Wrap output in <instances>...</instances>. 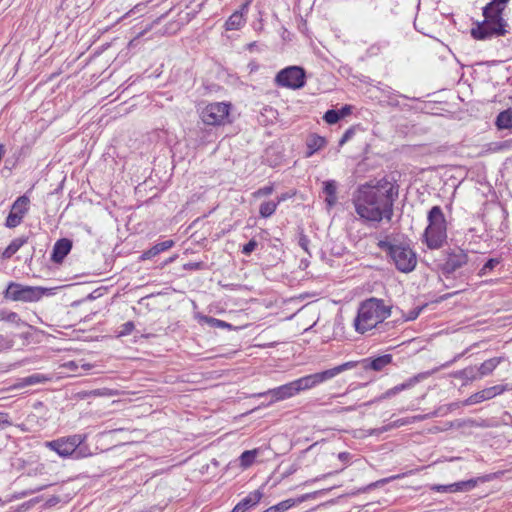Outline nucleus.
I'll return each instance as SVG.
<instances>
[{"label":"nucleus","instance_id":"nucleus-1","mask_svg":"<svg viewBox=\"0 0 512 512\" xmlns=\"http://www.w3.org/2000/svg\"><path fill=\"white\" fill-rule=\"evenodd\" d=\"M398 195L391 184H364L354 191L352 203L356 214L365 222H390L393 217L394 201Z\"/></svg>","mask_w":512,"mask_h":512},{"label":"nucleus","instance_id":"nucleus-2","mask_svg":"<svg viewBox=\"0 0 512 512\" xmlns=\"http://www.w3.org/2000/svg\"><path fill=\"white\" fill-rule=\"evenodd\" d=\"M510 0H492L482 9L484 20L477 22L471 29V36L476 40H487L493 37L505 36L508 23L503 12Z\"/></svg>","mask_w":512,"mask_h":512},{"label":"nucleus","instance_id":"nucleus-3","mask_svg":"<svg viewBox=\"0 0 512 512\" xmlns=\"http://www.w3.org/2000/svg\"><path fill=\"white\" fill-rule=\"evenodd\" d=\"M391 309L392 307L386 305L384 300L376 297L362 301L353 322L355 330L364 334L373 328H377L379 324L390 317Z\"/></svg>","mask_w":512,"mask_h":512},{"label":"nucleus","instance_id":"nucleus-4","mask_svg":"<svg viewBox=\"0 0 512 512\" xmlns=\"http://www.w3.org/2000/svg\"><path fill=\"white\" fill-rule=\"evenodd\" d=\"M377 246L386 253L389 262L393 263L398 271L410 273L415 269L417 255L409 244L392 242L386 238L379 240Z\"/></svg>","mask_w":512,"mask_h":512},{"label":"nucleus","instance_id":"nucleus-5","mask_svg":"<svg viewBox=\"0 0 512 512\" xmlns=\"http://www.w3.org/2000/svg\"><path fill=\"white\" fill-rule=\"evenodd\" d=\"M427 220L424 242L429 249H439L447 240V223L441 207L433 206L428 212Z\"/></svg>","mask_w":512,"mask_h":512},{"label":"nucleus","instance_id":"nucleus-6","mask_svg":"<svg viewBox=\"0 0 512 512\" xmlns=\"http://www.w3.org/2000/svg\"><path fill=\"white\" fill-rule=\"evenodd\" d=\"M86 439V434H73L60 437L52 441H47L45 446L56 452L62 458H67L69 456L83 458L90 455L88 448L83 446Z\"/></svg>","mask_w":512,"mask_h":512},{"label":"nucleus","instance_id":"nucleus-7","mask_svg":"<svg viewBox=\"0 0 512 512\" xmlns=\"http://www.w3.org/2000/svg\"><path fill=\"white\" fill-rule=\"evenodd\" d=\"M356 366V362L349 361L346 363H343L341 365H338L334 368L317 372L314 374L306 375L304 377H301L299 379L294 380L297 392H301L307 389H311L327 380L332 379L333 377L337 376L338 374L351 369Z\"/></svg>","mask_w":512,"mask_h":512},{"label":"nucleus","instance_id":"nucleus-8","mask_svg":"<svg viewBox=\"0 0 512 512\" xmlns=\"http://www.w3.org/2000/svg\"><path fill=\"white\" fill-rule=\"evenodd\" d=\"M46 289L42 287L26 286L16 282H10L4 291L5 299L21 302H36L45 294Z\"/></svg>","mask_w":512,"mask_h":512},{"label":"nucleus","instance_id":"nucleus-9","mask_svg":"<svg viewBox=\"0 0 512 512\" xmlns=\"http://www.w3.org/2000/svg\"><path fill=\"white\" fill-rule=\"evenodd\" d=\"M275 82L280 87L300 89L306 84L305 70L300 66L286 67L277 73Z\"/></svg>","mask_w":512,"mask_h":512},{"label":"nucleus","instance_id":"nucleus-10","mask_svg":"<svg viewBox=\"0 0 512 512\" xmlns=\"http://www.w3.org/2000/svg\"><path fill=\"white\" fill-rule=\"evenodd\" d=\"M230 113V104L214 102L204 107L200 113L201 120L206 125L218 126L226 123Z\"/></svg>","mask_w":512,"mask_h":512},{"label":"nucleus","instance_id":"nucleus-11","mask_svg":"<svg viewBox=\"0 0 512 512\" xmlns=\"http://www.w3.org/2000/svg\"><path fill=\"white\" fill-rule=\"evenodd\" d=\"M468 262V255L462 249L452 250L448 253L445 263L442 265V273L446 276L454 273Z\"/></svg>","mask_w":512,"mask_h":512},{"label":"nucleus","instance_id":"nucleus-12","mask_svg":"<svg viewBox=\"0 0 512 512\" xmlns=\"http://www.w3.org/2000/svg\"><path fill=\"white\" fill-rule=\"evenodd\" d=\"M297 393L298 392H297L295 382L292 381L287 384L281 385L277 388L270 389L267 392L259 393L258 396L263 397V396L269 395V396H271L270 402L273 403L276 401H281V400L290 398Z\"/></svg>","mask_w":512,"mask_h":512},{"label":"nucleus","instance_id":"nucleus-13","mask_svg":"<svg viewBox=\"0 0 512 512\" xmlns=\"http://www.w3.org/2000/svg\"><path fill=\"white\" fill-rule=\"evenodd\" d=\"M504 392V388L501 385H495L492 387L485 388L479 392H476L469 396L464 402L463 405H474L481 403L483 401L494 398L495 396Z\"/></svg>","mask_w":512,"mask_h":512},{"label":"nucleus","instance_id":"nucleus-14","mask_svg":"<svg viewBox=\"0 0 512 512\" xmlns=\"http://www.w3.org/2000/svg\"><path fill=\"white\" fill-rule=\"evenodd\" d=\"M72 249V241L68 238L57 240L53 246L51 260L54 263H61Z\"/></svg>","mask_w":512,"mask_h":512},{"label":"nucleus","instance_id":"nucleus-15","mask_svg":"<svg viewBox=\"0 0 512 512\" xmlns=\"http://www.w3.org/2000/svg\"><path fill=\"white\" fill-rule=\"evenodd\" d=\"M392 355L384 354L375 358H365L361 361L364 370L382 371L387 365L392 363Z\"/></svg>","mask_w":512,"mask_h":512},{"label":"nucleus","instance_id":"nucleus-16","mask_svg":"<svg viewBox=\"0 0 512 512\" xmlns=\"http://www.w3.org/2000/svg\"><path fill=\"white\" fill-rule=\"evenodd\" d=\"M440 368H434L432 371H429V372H424V373H419L411 378H409L408 380H406L405 382L401 383V384H398L391 389L392 393L395 395H397L398 393L404 391V390H407V389H410L412 387H414L418 382H420L422 379H425L427 378L428 376L434 374L435 372L439 371Z\"/></svg>","mask_w":512,"mask_h":512},{"label":"nucleus","instance_id":"nucleus-17","mask_svg":"<svg viewBox=\"0 0 512 512\" xmlns=\"http://www.w3.org/2000/svg\"><path fill=\"white\" fill-rule=\"evenodd\" d=\"M175 245V242L171 239L156 243L150 249L144 251L140 259L141 260H150L158 256L160 253L165 252L171 249Z\"/></svg>","mask_w":512,"mask_h":512},{"label":"nucleus","instance_id":"nucleus-18","mask_svg":"<svg viewBox=\"0 0 512 512\" xmlns=\"http://www.w3.org/2000/svg\"><path fill=\"white\" fill-rule=\"evenodd\" d=\"M314 496L313 493H307L303 494L297 498H290L286 499L284 501L279 502L276 505L271 506L274 512H285L289 510L290 508L294 507L295 505H298Z\"/></svg>","mask_w":512,"mask_h":512},{"label":"nucleus","instance_id":"nucleus-19","mask_svg":"<svg viewBox=\"0 0 512 512\" xmlns=\"http://www.w3.org/2000/svg\"><path fill=\"white\" fill-rule=\"evenodd\" d=\"M51 379V376H47L40 373H34L32 375L20 378L18 382L14 385V388H23L26 386L42 384L50 381Z\"/></svg>","mask_w":512,"mask_h":512},{"label":"nucleus","instance_id":"nucleus-20","mask_svg":"<svg viewBox=\"0 0 512 512\" xmlns=\"http://www.w3.org/2000/svg\"><path fill=\"white\" fill-rule=\"evenodd\" d=\"M487 480H488V477L483 476V477L469 479L466 481H459V482L450 484V488H452V493L467 492V491H471L472 489H474L477 486L478 482H486Z\"/></svg>","mask_w":512,"mask_h":512},{"label":"nucleus","instance_id":"nucleus-21","mask_svg":"<svg viewBox=\"0 0 512 512\" xmlns=\"http://www.w3.org/2000/svg\"><path fill=\"white\" fill-rule=\"evenodd\" d=\"M323 193L328 207H333L337 202V183L335 180L323 182Z\"/></svg>","mask_w":512,"mask_h":512},{"label":"nucleus","instance_id":"nucleus-22","mask_svg":"<svg viewBox=\"0 0 512 512\" xmlns=\"http://www.w3.org/2000/svg\"><path fill=\"white\" fill-rule=\"evenodd\" d=\"M326 139L317 134H311L306 140L307 152L306 157H311L318 150L326 145Z\"/></svg>","mask_w":512,"mask_h":512},{"label":"nucleus","instance_id":"nucleus-23","mask_svg":"<svg viewBox=\"0 0 512 512\" xmlns=\"http://www.w3.org/2000/svg\"><path fill=\"white\" fill-rule=\"evenodd\" d=\"M502 357H494L484 361L478 368H476L478 378H482L491 374L494 369L502 362Z\"/></svg>","mask_w":512,"mask_h":512},{"label":"nucleus","instance_id":"nucleus-24","mask_svg":"<svg viewBox=\"0 0 512 512\" xmlns=\"http://www.w3.org/2000/svg\"><path fill=\"white\" fill-rule=\"evenodd\" d=\"M495 126L498 130L512 128V108L501 111L495 120Z\"/></svg>","mask_w":512,"mask_h":512},{"label":"nucleus","instance_id":"nucleus-25","mask_svg":"<svg viewBox=\"0 0 512 512\" xmlns=\"http://www.w3.org/2000/svg\"><path fill=\"white\" fill-rule=\"evenodd\" d=\"M28 241V237L22 236L15 238L11 241V243L7 246V248L2 253L3 259L11 258L24 244Z\"/></svg>","mask_w":512,"mask_h":512},{"label":"nucleus","instance_id":"nucleus-26","mask_svg":"<svg viewBox=\"0 0 512 512\" xmlns=\"http://www.w3.org/2000/svg\"><path fill=\"white\" fill-rule=\"evenodd\" d=\"M262 496L263 493L260 490H255L250 492L238 504L247 512L250 508L256 506L260 502Z\"/></svg>","mask_w":512,"mask_h":512},{"label":"nucleus","instance_id":"nucleus-27","mask_svg":"<svg viewBox=\"0 0 512 512\" xmlns=\"http://www.w3.org/2000/svg\"><path fill=\"white\" fill-rule=\"evenodd\" d=\"M245 24V18L242 11H235L225 22V29L227 31L238 30Z\"/></svg>","mask_w":512,"mask_h":512},{"label":"nucleus","instance_id":"nucleus-28","mask_svg":"<svg viewBox=\"0 0 512 512\" xmlns=\"http://www.w3.org/2000/svg\"><path fill=\"white\" fill-rule=\"evenodd\" d=\"M30 200L26 195L18 197L12 205L11 211L17 213L19 216L24 217L28 211Z\"/></svg>","mask_w":512,"mask_h":512},{"label":"nucleus","instance_id":"nucleus-29","mask_svg":"<svg viewBox=\"0 0 512 512\" xmlns=\"http://www.w3.org/2000/svg\"><path fill=\"white\" fill-rule=\"evenodd\" d=\"M451 376L465 381H473L478 379L476 367H467L462 370L455 371L451 374Z\"/></svg>","mask_w":512,"mask_h":512},{"label":"nucleus","instance_id":"nucleus-30","mask_svg":"<svg viewBox=\"0 0 512 512\" xmlns=\"http://www.w3.org/2000/svg\"><path fill=\"white\" fill-rule=\"evenodd\" d=\"M257 454H258L257 449L244 451L240 456L241 466L244 468L250 467L253 464V462L255 461Z\"/></svg>","mask_w":512,"mask_h":512},{"label":"nucleus","instance_id":"nucleus-31","mask_svg":"<svg viewBox=\"0 0 512 512\" xmlns=\"http://www.w3.org/2000/svg\"><path fill=\"white\" fill-rule=\"evenodd\" d=\"M278 206V203L274 201H267L260 205L259 214L263 218H268L274 214Z\"/></svg>","mask_w":512,"mask_h":512},{"label":"nucleus","instance_id":"nucleus-32","mask_svg":"<svg viewBox=\"0 0 512 512\" xmlns=\"http://www.w3.org/2000/svg\"><path fill=\"white\" fill-rule=\"evenodd\" d=\"M389 45L390 43L388 40H382L374 43L367 49V54L369 56H377L382 51V49L387 48Z\"/></svg>","mask_w":512,"mask_h":512},{"label":"nucleus","instance_id":"nucleus-33","mask_svg":"<svg viewBox=\"0 0 512 512\" xmlns=\"http://www.w3.org/2000/svg\"><path fill=\"white\" fill-rule=\"evenodd\" d=\"M500 263V260L498 258H490L488 259L485 264L483 265V267L480 269L479 271V276H485L486 274H488L490 271H492L497 265H499Z\"/></svg>","mask_w":512,"mask_h":512},{"label":"nucleus","instance_id":"nucleus-34","mask_svg":"<svg viewBox=\"0 0 512 512\" xmlns=\"http://www.w3.org/2000/svg\"><path fill=\"white\" fill-rule=\"evenodd\" d=\"M203 320L211 327L213 328H231V324L223 321V320H220V319H216L214 317H210V316H205L203 317Z\"/></svg>","mask_w":512,"mask_h":512},{"label":"nucleus","instance_id":"nucleus-35","mask_svg":"<svg viewBox=\"0 0 512 512\" xmlns=\"http://www.w3.org/2000/svg\"><path fill=\"white\" fill-rule=\"evenodd\" d=\"M23 217L19 216L17 213L10 211L6 218V227L15 228L22 222Z\"/></svg>","mask_w":512,"mask_h":512},{"label":"nucleus","instance_id":"nucleus-36","mask_svg":"<svg viewBox=\"0 0 512 512\" xmlns=\"http://www.w3.org/2000/svg\"><path fill=\"white\" fill-rule=\"evenodd\" d=\"M0 319L4 320V321H7V322H10V323L17 324V325L22 323L19 315L16 312L1 311L0 312Z\"/></svg>","mask_w":512,"mask_h":512},{"label":"nucleus","instance_id":"nucleus-37","mask_svg":"<svg viewBox=\"0 0 512 512\" xmlns=\"http://www.w3.org/2000/svg\"><path fill=\"white\" fill-rule=\"evenodd\" d=\"M323 119L328 124H336L341 118L339 116L338 110L330 109L325 112Z\"/></svg>","mask_w":512,"mask_h":512},{"label":"nucleus","instance_id":"nucleus-38","mask_svg":"<svg viewBox=\"0 0 512 512\" xmlns=\"http://www.w3.org/2000/svg\"><path fill=\"white\" fill-rule=\"evenodd\" d=\"M184 270L188 271H196V270H204L207 268L206 264L202 261L200 262H189L183 265Z\"/></svg>","mask_w":512,"mask_h":512},{"label":"nucleus","instance_id":"nucleus-39","mask_svg":"<svg viewBox=\"0 0 512 512\" xmlns=\"http://www.w3.org/2000/svg\"><path fill=\"white\" fill-rule=\"evenodd\" d=\"M409 424H410L409 417L402 418V419H398L388 425L383 426L382 430H391L393 428H398L400 426L409 425Z\"/></svg>","mask_w":512,"mask_h":512},{"label":"nucleus","instance_id":"nucleus-40","mask_svg":"<svg viewBox=\"0 0 512 512\" xmlns=\"http://www.w3.org/2000/svg\"><path fill=\"white\" fill-rule=\"evenodd\" d=\"M14 345V341L12 338L0 334V351L11 349Z\"/></svg>","mask_w":512,"mask_h":512},{"label":"nucleus","instance_id":"nucleus-41","mask_svg":"<svg viewBox=\"0 0 512 512\" xmlns=\"http://www.w3.org/2000/svg\"><path fill=\"white\" fill-rule=\"evenodd\" d=\"M394 394L392 393L391 389H388L387 391H385L384 393H382L380 396L374 398L373 400H370L366 403H364L365 406H370L374 403H377V402H380L382 400H385V399H388V398H391L393 397Z\"/></svg>","mask_w":512,"mask_h":512},{"label":"nucleus","instance_id":"nucleus-42","mask_svg":"<svg viewBox=\"0 0 512 512\" xmlns=\"http://www.w3.org/2000/svg\"><path fill=\"white\" fill-rule=\"evenodd\" d=\"M146 3L141 2L136 4L133 8H131L127 13H125L121 19L127 18L128 16L134 15L136 13H141L145 10Z\"/></svg>","mask_w":512,"mask_h":512},{"label":"nucleus","instance_id":"nucleus-43","mask_svg":"<svg viewBox=\"0 0 512 512\" xmlns=\"http://www.w3.org/2000/svg\"><path fill=\"white\" fill-rule=\"evenodd\" d=\"M258 246V243L255 239H251L248 243H246L242 248V253L246 256L250 255Z\"/></svg>","mask_w":512,"mask_h":512},{"label":"nucleus","instance_id":"nucleus-44","mask_svg":"<svg viewBox=\"0 0 512 512\" xmlns=\"http://www.w3.org/2000/svg\"><path fill=\"white\" fill-rule=\"evenodd\" d=\"M134 328H135L134 323L132 321H128L121 326V330L119 331L118 336H120V337L127 336L133 331Z\"/></svg>","mask_w":512,"mask_h":512},{"label":"nucleus","instance_id":"nucleus-45","mask_svg":"<svg viewBox=\"0 0 512 512\" xmlns=\"http://www.w3.org/2000/svg\"><path fill=\"white\" fill-rule=\"evenodd\" d=\"M12 422L8 413L0 412V430H4L11 426Z\"/></svg>","mask_w":512,"mask_h":512},{"label":"nucleus","instance_id":"nucleus-46","mask_svg":"<svg viewBox=\"0 0 512 512\" xmlns=\"http://www.w3.org/2000/svg\"><path fill=\"white\" fill-rule=\"evenodd\" d=\"M435 416H437V411H433L431 413L424 414V415H415V416L409 417V420H410V424H413L415 422L423 421L425 419L432 418Z\"/></svg>","mask_w":512,"mask_h":512},{"label":"nucleus","instance_id":"nucleus-47","mask_svg":"<svg viewBox=\"0 0 512 512\" xmlns=\"http://www.w3.org/2000/svg\"><path fill=\"white\" fill-rule=\"evenodd\" d=\"M274 191L273 185L264 186L262 188H259L255 193V197H262V196H268L272 194Z\"/></svg>","mask_w":512,"mask_h":512},{"label":"nucleus","instance_id":"nucleus-48","mask_svg":"<svg viewBox=\"0 0 512 512\" xmlns=\"http://www.w3.org/2000/svg\"><path fill=\"white\" fill-rule=\"evenodd\" d=\"M309 243H310V240H309L308 236H306L303 233H300L299 239H298V244L307 253H309V250H308Z\"/></svg>","mask_w":512,"mask_h":512},{"label":"nucleus","instance_id":"nucleus-49","mask_svg":"<svg viewBox=\"0 0 512 512\" xmlns=\"http://www.w3.org/2000/svg\"><path fill=\"white\" fill-rule=\"evenodd\" d=\"M433 491L441 492V493H452V488H450V484L448 485H433L431 487Z\"/></svg>","mask_w":512,"mask_h":512},{"label":"nucleus","instance_id":"nucleus-50","mask_svg":"<svg viewBox=\"0 0 512 512\" xmlns=\"http://www.w3.org/2000/svg\"><path fill=\"white\" fill-rule=\"evenodd\" d=\"M354 135L353 129H348L346 132L342 135L339 144L343 145L345 142H347L352 136Z\"/></svg>","mask_w":512,"mask_h":512},{"label":"nucleus","instance_id":"nucleus-51","mask_svg":"<svg viewBox=\"0 0 512 512\" xmlns=\"http://www.w3.org/2000/svg\"><path fill=\"white\" fill-rule=\"evenodd\" d=\"M351 458H352V456L349 452H340L338 454V459L345 464H348L350 462Z\"/></svg>","mask_w":512,"mask_h":512},{"label":"nucleus","instance_id":"nucleus-52","mask_svg":"<svg viewBox=\"0 0 512 512\" xmlns=\"http://www.w3.org/2000/svg\"><path fill=\"white\" fill-rule=\"evenodd\" d=\"M340 118H344L345 116L351 113V106L345 105L341 109L338 110Z\"/></svg>","mask_w":512,"mask_h":512},{"label":"nucleus","instance_id":"nucleus-53","mask_svg":"<svg viewBox=\"0 0 512 512\" xmlns=\"http://www.w3.org/2000/svg\"><path fill=\"white\" fill-rule=\"evenodd\" d=\"M421 311H422L421 307L416 308V309L410 311L409 312V316L407 317V320H415L419 316Z\"/></svg>","mask_w":512,"mask_h":512},{"label":"nucleus","instance_id":"nucleus-54","mask_svg":"<svg viewBox=\"0 0 512 512\" xmlns=\"http://www.w3.org/2000/svg\"><path fill=\"white\" fill-rule=\"evenodd\" d=\"M64 367L68 368L71 371H76L79 367V364L75 361H69L64 364Z\"/></svg>","mask_w":512,"mask_h":512},{"label":"nucleus","instance_id":"nucleus-55","mask_svg":"<svg viewBox=\"0 0 512 512\" xmlns=\"http://www.w3.org/2000/svg\"><path fill=\"white\" fill-rule=\"evenodd\" d=\"M382 429H383V426L380 427V428L371 429L369 431V434L370 435H380L381 433H384V432L388 431V430H382Z\"/></svg>","mask_w":512,"mask_h":512},{"label":"nucleus","instance_id":"nucleus-56","mask_svg":"<svg viewBox=\"0 0 512 512\" xmlns=\"http://www.w3.org/2000/svg\"><path fill=\"white\" fill-rule=\"evenodd\" d=\"M458 293H459V291L444 294V295L440 296L439 301L447 300V299H449L450 297H452V296H454V295H456V294H458Z\"/></svg>","mask_w":512,"mask_h":512},{"label":"nucleus","instance_id":"nucleus-57","mask_svg":"<svg viewBox=\"0 0 512 512\" xmlns=\"http://www.w3.org/2000/svg\"><path fill=\"white\" fill-rule=\"evenodd\" d=\"M387 482V480H381V481H377V482H374V483H371L367 486V488L365 490H370L372 488H375L377 487L379 484H382V483H385Z\"/></svg>","mask_w":512,"mask_h":512},{"label":"nucleus","instance_id":"nucleus-58","mask_svg":"<svg viewBox=\"0 0 512 512\" xmlns=\"http://www.w3.org/2000/svg\"><path fill=\"white\" fill-rule=\"evenodd\" d=\"M249 4H250V1H246L245 3L242 4L241 8L239 11H242V15L244 16V13H246L248 11V7H249Z\"/></svg>","mask_w":512,"mask_h":512},{"label":"nucleus","instance_id":"nucleus-59","mask_svg":"<svg viewBox=\"0 0 512 512\" xmlns=\"http://www.w3.org/2000/svg\"><path fill=\"white\" fill-rule=\"evenodd\" d=\"M231 512H246L242 506H240L238 503L234 506Z\"/></svg>","mask_w":512,"mask_h":512},{"label":"nucleus","instance_id":"nucleus-60","mask_svg":"<svg viewBox=\"0 0 512 512\" xmlns=\"http://www.w3.org/2000/svg\"><path fill=\"white\" fill-rule=\"evenodd\" d=\"M49 486V484H46V485H43V486H40V487H37L36 489L30 491L28 494H32V493H35V492H39V491H42L44 490L45 488H47Z\"/></svg>","mask_w":512,"mask_h":512},{"label":"nucleus","instance_id":"nucleus-61","mask_svg":"<svg viewBox=\"0 0 512 512\" xmlns=\"http://www.w3.org/2000/svg\"><path fill=\"white\" fill-rule=\"evenodd\" d=\"M460 356H461V355H457L456 357H454V359H453V360H451V361L446 362L445 364H443V365L441 366V368H446V367H448V366H449V365H451L453 362H455L458 358H460Z\"/></svg>","mask_w":512,"mask_h":512},{"label":"nucleus","instance_id":"nucleus-62","mask_svg":"<svg viewBox=\"0 0 512 512\" xmlns=\"http://www.w3.org/2000/svg\"><path fill=\"white\" fill-rule=\"evenodd\" d=\"M288 197H289V196H288V194H286V193H285V194H282L281 196H279V197H278V200H277V202H276V203H278V204H279V203H281V202L285 201Z\"/></svg>","mask_w":512,"mask_h":512},{"label":"nucleus","instance_id":"nucleus-63","mask_svg":"<svg viewBox=\"0 0 512 512\" xmlns=\"http://www.w3.org/2000/svg\"><path fill=\"white\" fill-rule=\"evenodd\" d=\"M177 257H178L177 255H174V256L170 257L169 259H167V260L165 261V264H169V263L174 262V261L176 260V258H177Z\"/></svg>","mask_w":512,"mask_h":512},{"label":"nucleus","instance_id":"nucleus-64","mask_svg":"<svg viewBox=\"0 0 512 512\" xmlns=\"http://www.w3.org/2000/svg\"><path fill=\"white\" fill-rule=\"evenodd\" d=\"M467 423L470 425V426H481L480 424H478L475 420H472V419H469L467 421Z\"/></svg>","mask_w":512,"mask_h":512}]
</instances>
